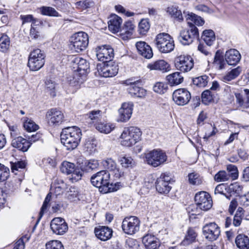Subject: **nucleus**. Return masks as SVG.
Returning a JSON list of instances; mask_svg holds the SVG:
<instances>
[{"instance_id":"f257e3e1","label":"nucleus","mask_w":249,"mask_h":249,"mask_svg":"<svg viewBox=\"0 0 249 249\" xmlns=\"http://www.w3.org/2000/svg\"><path fill=\"white\" fill-rule=\"evenodd\" d=\"M73 69L72 76L68 78L70 84L76 89L86 80L88 73L89 71V63L86 59L75 57L72 61Z\"/></svg>"},{"instance_id":"f03ea898","label":"nucleus","mask_w":249,"mask_h":249,"mask_svg":"<svg viewBox=\"0 0 249 249\" xmlns=\"http://www.w3.org/2000/svg\"><path fill=\"white\" fill-rule=\"evenodd\" d=\"M110 173L106 170H102L94 174L90 178L91 184L99 188V191L104 194L114 192L119 189V183H110Z\"/></svg>"},{"instance_id":"7ed1b4c3","label":"nucleus","mask_w":249,"mask_h":249,"mask_svg":"<svg viewBox=\"0 0 249 249\" xmlns=\"http://www.w3.org/2000/svg\"><path fill=\"white\" fill-rule=\"evenodd\" d=\"M61 142L68 150L75 149L79 145L82 137L81 129L77 126L68 127L62 129Z\"/></svg>"},{"instance_id":"20e7f679","label":"nucleus","mask_w":249,"mask_h":249,"mask_svg":"<svg viewBox=\"0 0 249 249\" xmlns=\"http://www.w3.org/2000/svg\"><path fill=\"white\" fill-rule=\"evenodd\" d=\"M142 133L140 128L136 126L124 128L120 137L121 145L131 147L141 140Z\"/></svg>"},{"instance_id":"39448f33","label":"nucleus","mask_w":249,"mask_h":249,"mask_svg":"<svg viewBox=\"0 0 249 249\" xmlns=\"http://www.w3.org/2000/svg\"><path fill=\"white\" fill-rule=\"evenodd\" d=\"M156 47L162 53H168L174 49L175 44L173 37L168 34H158L154 40Z\"/></svg>"},{"instance_id":"423d86ee","label":"nucleus","mask_w":249,"mask_h":249,"mask_svg":"<svg viewBox=\"0 0 249 249\" xmlns=\"http://www.w3.org/2000/svg\"><path fill=\"white\" fill-rule=\"evenodd\" d=\"M89 44V36L84 32L73 34L70 40V47L71 50L80 53L85 50Z\"/></svg>"},{"instance_id":"0eeeda50","label":"nucleus","mask_w":249,"mask_h":249,"mask_svg":"<svg viewBox=\"0 0 249 249\" xmlns=\"http://www.w3.org/2000/svg\"><path fill=\"white\" fill-rule=\"evenodd\" d=\"M144 157L147 163L154 167L164 164L167 160L166 153L160 149H155L145 153Z\"/></svg>"},{"instance_id":"6e6552de","label":"nucleus","mask_w":249,"mask_h":249,"mask_svg":"<svg viewBox=\"0 0 249 249\" xmlns=\"http://www.w3.org/2000/svg\"><path fill=\"white\" fill-rule=\"evenodd\" d=\"M45 54L43 51L39 49H35L32 51L28 57L27 65L32 71L39 70L45 64Z\"/></svg>"},{"instance_id":"1a4fd4ad","label":"nucleus","mask_w":249,"mask_h":249,"mask_svg":"<svg viewBox=\"0 0 249 249\" xmlns=\"http://www.w3.org/2000/svg\"><path fill=\"white\" fill-rule=\"evenodd\" d=\"M61 171L67 175H71L70 179L72 182H75L81 179L83 171L78 167H76L74 164L67 161H64L61 165Z\"/></svg>"},{"instance_id":"9d476101","label":"nucleus","mask_w":249,"mask_h":249,"mask_svg":"<svg viewBox=\"0 0 249 249\" xmlns=\"http://www.w3.org/2000/svg\"><path fill=\"white\" fill-rule=\"evenodd\" d=\"M140 221L139 218L134 216L125 217L122 223V228L123 231L127 234L133 235L139 231Z\"/></svg>"},{"instance_id":"9b49d317","label":"nucleus","mask_w":249,"mask_h":249,"mask_svg":"<svg viewBox=\"0 0 249 249\" xmlns=\"http://www.w3.org/2000/svg\"><path fill=\"white\" fill-rule=\"evenodd\" d=\"M194 60L190 55H180L175 59V66L176 69L182 72H187L194 67Z\"/></svg>"},{"instance_id":"f8f14e48","label":"nucleus","mask_w":249,"mask_h":249,"mask_svg":"<svg viewBox=\"0 0 249 249\" xmlns=\"http://www.w3.org/2000/svg\"><path fill=\"white\" fill-rule=\"evenodd\" d=\"M46 119L48 124L52 126H58L65 121L64 113L56 108H52L46 112Z\"/></svg>"},{"instance_id":"ddd939ff","label":"nucleus","mask_w":249,"mask_h":249,"mask_svg":"<svg viewBox=\"0 0 249 249\" xmlns=\"http://www.w3.org/2000/svg\"><path fill=\"white\" fill-rule=\"evenodd\" d=\"M196 203L204 211L210 210L213 206V200L210 194L201 191L196 193L195 197Z\"/></svg>"},{"instance_id":"4468645a","label":"nucleus","mask_w":249,"mask_h":249,"mask_svg":"<svg viewBox=\"0 0 249 249\" xmlns=\"http://www.w3.org/2000/svg\"><path fill=\"white\" fill-rule=\"evenodd\" d=\"M198 36V31L195 25L190 27V29H184L180 31L178 38L179 41L184 45H189Z\"/></svg>"},{"instance_id":"2eb2a0df","label":"nucleus","mask_w":249,"mask_h":249,"mask_svg":"<svg viewBox=\"0 0 249 249\" xmlns=\"http://www.w3.org/2000/svg\"><path fill=\"white\" fill-rule=\"evenodd\" d=\"M203 234L205 238L209 241L217 240L220 234L219 226L214 222L204 225L202 228Z\"/></svg>"},{"instance_id":"dca6fc26","label":"nucleus","mask_w":249,"mask_h":249,"mask_svg":"<svg viewBox=\"0 0 249 249\" xmlns=\"http://www.w3.org/2000/svg\"><path fill=\"white\" fill-rule=\"evenodd\" d=\"M191 98V93L185 89H179L175 90L172 95L173 101L178 106L187 104Z\"/></svg>"},{"instance_id":"f3484780","label":"nucleus","mask_w":249,"mask_h":249,"mask_svg":"<svg viewBox=\"0 0 249 249\" xmlns=\"http://www.w3.org/2000/svg\"><path fill=\"white\" fill-rule=\"evenodd\" d=\"M96 56L98 59L103 62L110 61L114 57V51L109 45L99 46L96 49Z\"/></svg>"},{"instance_id":"a211bd4d","label":"nucleus","mask_w":249,"mask_h":249,"mask_svg":"<svg viewBox=\"0 0 249 249\" xmlns=\"http://www.w3.org/2000/svg\"><path fill=\"white\" fill-rule=\"evenodd\" d=\"M50 227L53 233L60 235L64 234L68 230V224L61 217L54 218L51 222Z\"/></svg>"},{"instance_id":"6ab92c4d","label":"nucleus","mask_w":249,"mask_h":249,"mask_svg":"<svg viewBox=\"0 0 249 249\" xmlns=\"http://www.w3.org/2000/svg\"><path fill=\"white\" fill-rule=\"evenodd\" d=\"M133 104L131 102L124 103L119 109V118L117 121L126 122L131 117L133 111Z\"/></svg>"},{"instance_id":"aec40b11","label":"nucleus","mask_w":249,"mask_h":249,"mask_svg":"<svg viewBox=\"0 0 249 249\" xmlns=\"http://www.w3.org/2000/svg\"><path fill=\"white\" fill-rule=\"evenodd\" d=\"M94 232L96 236L102 241H107L112 236V229L107 226H99L95 228Z\"/></svg>"},{"instance_id":"412c9836","label":"nucleus","mask_w":249,"mask_h":249,"mask_svg":"<svg viewBox=\"0 0 249 249\" xmlns=\"http://www.w3.org/2000/svg\"><path fill=\"white\" fill-rule=\"evenodd\" d=\"M225 58L228 65H235L240 61L241 55L237 50L231 49L226 52Z\"/></svg>"},{"instance_id":"4be33fe9","label":"nucleus","mask_w":249,"mask_h":249,"mask_svg":"<svg viewBox=\"0 0 249 249\" xmlns=\"http://www.w3.org/2000/svg\"><path fill=\"white\" fill-rule=\"evenodd\" d=\"M136 47L139 54L145 58L150 59L153 55L151 47L146 42L139 41L136 43Z\"/></svg>"},{"instance_id":"5701e85b","label":"nucleus","mask_w":249,"mask_h":249,"mask_svg":"<svg viewBox=\"0 0 249 249\" xmlns=\"http://www.w3.org/2000/svg\"><path fill=\"white\" fill-rule=\"evenodd\" d=\"M99 74L103 77H109L116 75L118 72V66L116 65H104L98 70Z\"/></svg>"},{"instance_id":"b1692460","label":"nucleus","mask_w":249,"mask_h":249,"mask_svg":"<svg viewBox=\"0 0 249 249\" xmlns=\"http://www.w3.org/2000/svg\"><path fill=\"white\" fill-rule=\"evenodd\" d=\"M142 243L147 249H156L160 246V240L152 234H147L144 236Z\"/></svg>"},{"instance_id":"393cba45","label":"nucleus","mask_w":249,"mask_h":249,"mask_svg":"<svg viewBox=\"0 0 249 249\" xmlns=\"http://www.w3.org/2000/svg\"><path fill=\"white\" fill-rule=\"evenodd\" d=\"M12 145L19 150L25 152L28 150L31 145L30 142L21 137H18L12 141Z\"/></svg>"},{"instance_id":"a878e982","label":"nucleus","mask_w":249,"mask_h":249,"mask_svg":"<svg viewBox=\"0 0 249 249\" xmlns=\"http://www.w3.org/2000/svg\"><path fill=\"white\" fill-rule=\"evenodd\" d=\"M123 20L116 15H111L108 21V29L112 33L118 32L120 29Z\"/></svg>"},{"instance_id":"bb28decb","label":"nucleus","mask_w":249,"mask_h":249,"mask_svg":"<svg viewBox=\"0 0 249 249\" xmlns=\"http://www.w3.org/2000/svg\"><path fill=\"white\" fill-rule=\"evenodd\" d=\"M147 67L150 70H158L162 72H166L170 70V65L164 60H159L149 63Z\"/></svg>"},{"instance_id":"cd10ccee","label":"nucleus","mask_w":249,"mask_h":249,"mask_svg":"<svg viewBox=\"0 0 249 249\" xmlns=\"http://www.w3.org/2000/svg\"><path fill=\"white\" fill-rule=\"evenodd\" d=\"M95 128L100 132L108 134L115 127V124L112 123L100 121L94 124Z\"/></svg>"},{"instance_id":"c85d7f7f","label":"nucleus","mask_w":249,"mask_h":249,"mask_svg":"<svg viewBox=\"0 0 249 249\" xmlns=\"http://www.w3.org/2000/svg\"><path fill=\"white\" fill-rule=\"evenodd\" d=\"M166 12L177 21L181 22L183 20L182 12L177 6L171 5L166 8Z\"/></svg>"},{"instance_id":"c756f323","label":"nucleus","mask_w":249,"mask_h":249,"mask_svg":"<svg viewBox=\"0 0 249 249\" xmlns=\"http://www.w3.org/2000/svg\"><path fill=\"white\" fill-rule=\"evenodd\" d=\"M235 242L237 247L239 249H249V238L244 234L238 235L235 238Z\"/></svg>"},{"instance_id":"7c9ffc66","label":"nucleus","mask_w":249,"mask_h":249,"mask_svg":"<svg viewBox=\"0 0 249 249\" xmlns=\"http://www.w3.org/2000/svg\"><path fill=\"white\" fill-rule=\"evenodd\" d=\"M186 19L188 23L191 26L195 25L202 26L204 23V20L200 17H199L194 13H188L186 16Z\"/></svg>"},{"instance_id":"2f4dec72","label":"nucleus","mask_w":249,"mask_h":249,"mask_svg":"<svg viewBox=\"0 0 249 249\" xmlns=\"http://www.w3.org/2000/svg\"><path fill=\"white\" fill-rule=\"evenodd\" d=\"M67 195L68 198L72 202H77L84 198V196L79 194L77 189L74 187H71Z\"/></svg>"},{"instance_id":"473e14b6","label":"nucleus","mask_w":249,"mask_h":249,"mask_svg":"<svg viewBox=\"0 0 249 249\" xmlns=\"http://www.w3.org/2000/svg\"><path fill=\"white\" fill-rule=\"evenodd\" d=\"M202 38L207 45L210 46L215 40V34L212 30H204L202 35Z\"/></svg>"},{"instance_id":"72a5a7b5","label":"nucleus","mask_w":249,"mask_h":249,"mask_svg":"<svg viewBox=\"0 0 249 249\" xmlns=\"http://www.w3.org/2000/svg\"><path fill=\"white\" fill-rule=\"evenodd\" d=\"M167 80L171 86L178 85L181 83L183 80V77L179 72H176L167 76Z\"/></svg>"},{"instance_id":"f704fd0d","label":"nucleus","mask_w":249,"mask_h":249,"mask_svg":"<svg viewBox=\"0 0 249 249\" xmlns=\"http://www.w3.org/2000/svg\"><path fill=\"white\" fill-rule=\"evenodd\" d=\"M196 236L197 234L195 230L192 228H189L187 234L184 239L182 241L181 244L183 246H187L193 243L195 241Z\"/></svg>"},{"instance_id":"c9c22d12","label":"nucleus","mask_w":249,"mask_h":249,"mask_svg":"<svg viewBox=\"0 0 249 249\" xmlns=\"http://www.w3.org/2000/svg\"><path fill=\"white\" fill-rule=\"evenodd\" d=\"M171 189L169 184L164 182L160 179H157L156 181V189L160 194H167Z\"/></svg>"},{"instance_id":"e433bc0d","label":"nucleus","mask_w":249,"mask_h":249,"mask_svg":"<svg viewBox=\"0 0 249 249\" xmlns=\"http://www.w3.org/2000/svg\"><path fill=\"white\" fill-rule=\"evenodd\" d=\"M129 91L131 94H133L140 98H143L146 95V90L145 89L134 84L132 87H130L129 88Z\"/></svg>"},{"instance_id":"4c0bfd02","label":"nucleus","mask_w":249,"mask_h":249,"mask_svg":"<svg viewBox=\"0 0 249 249\" xmlns=\"http://www.w3.org/2000/svg\"><path fill=\"white\" fill-rule=\"evenodd\" d=\"M209 81V77L204 75L201 76L194 78L193 79V84L198 88L205 87Z\"/></svg>"},{"instance_id":"58836bf2","label":"nucleus","mask_w":249,"mask_h":249,"mask_svg":"<svg viewBox=\"0 0 249 249\" xmlns=\"http://www.w3.org/2000/svg\"><path fill=\"white\" fill-rule=\"evenodd\" d=\"M39 9L41 14L44 16L56 17L60 16L55 9L51 7L42 6L39 8Z\"/></svg>"},{"instance_id":"ea45409f","label":"nucleus","mask_w":249,"mask_h":249,"mask_svg":"<svg viewBox=\"0 0 249 249\" xmlns=\"http://www.w3.org/2000/svg\"><path fill=\"white\" fill-rule=\"evenodd\" d=\"M55 83L51 79H47L45 83V88L46 92L48 93L51 96H55Z\"/></svg>"},{"instance_id":"a19ab883","label":"nucleus","mask_w":249,"mask_h":249,"mask_svg":"<svg viewBox=\"0 0 249 249\" xmlns=\"http://www.w3.org/2000/svg\"><path fill=\"white\" fill-rule=\"evenodd\" d=\"M241 69L240 67L232 69L223 76L224 81H230L237 77L241 73Z\"/></svg>"},{"instance_id":"79ce46f5","label":"nucleus","mask_w":249,"mask_h":249,"mask_svg":"<svg viewBox=\"0 0 249 249\" xmlns=\"http://www.w3.org/2000/svg\"><path fill=\"white\" fill-rule=\"evenodd\" d=\"M150 25L147 19H142L139 23L138 31L140 34L145 35L149 31Z\"/></svg>"},{"instance_id":"37998d69","label":"nucleus","mask_w":249,"mask_h":249,"mask_svg":"<svg viewBox=\"0 0 249 249\" xmlns=\"http://www.w3.org/2000/svg\"><path fill=\"white\" fill-rule=\"evenodd\" d=\"M188 180L192 185H198L202 183V178L198 174L193 172L188 175Z\"/></svg>"},{"instance_id":"c03bdc74","label":"nucleus","mask_w":249,"mask_h":249,"mask_svg":"<svg viewBox=\"0 0 249 249\" xmlns=\"http://www.w3.org/2000/svg\"><path fill=\"white\" fill-rule=\"evenodd\" d=\"M242 189V186L238 183H234L228 186L227 189V192L230 194V196H231L235 194H239L241 192Z\"/></svg>"},{"instance_id":"a18cd8bd","label":"nucleus","mask_w":249,"mask_h":249,"mask_svg":"<svg viewBox=\"0 0 249 249\" xmlns=\"http://www.w3.org/2000/svg\"><path fill=\"white\" fill-rule=\"evenodd\" d=\"M96 140L94 138H89L85 142L84 148L89 153H92L96 149Z\"/></svg>"},{"instance_id":"49530a36","label":"nucleus","mask_w":249,"mask_h":249,"mask_svg":"<svg viewBox=\"0 0 249 249\" xmlns=\"http://www.w3.org/2000/svg\"><path fill=\"white\" fill-rule=\"evenodd\" d=\"M20 18L22 21V24L26 23L32 22V27L37 25L40 23V21L37 19L34 18L32 15H21Z\"/></svg>"},{"instance_id":"de8ad7c7","label":"nucleus","mask_w":249,"mask_h":249,"mask_svg":"<svg viewBox=\"0 0 249 249\" xmlns=\"http://www.w3.org/2000/svg\"><path fill=\"white\" fill-rule=\"evenodd\" d=\"M119 161L122 166L125 168L132 167L135 164L134 160L130 157H120Z\"/></svg>"},{"instance_id":"09e8293b","label":"nucleus","mask_w":249,"mask_h":249,"mask_svg":"<svg viewBox=\"0 0 249 249\" xmlns=\"http://www.w3.org/2000/svg\"><path fill=\"white\" fill-rule=\"evenodd\" d=\"M23 126L29 132L35 131L38 129V126L32 120L27 119L25 120Z\"/></svg>"},{"instance_id":"8fccbe9b","label":"nucleus","mask_w":249,"mask_h":249,"mask_svg":"<svg viewBox=\"0 0 249 249\" xmlns=\"http://www.w3.org/2000/svg\"><path fill=\"white\" fill-rule=\"evenodd\" d=\"M10 45V39L6 35H2L0 37V50L1 52L6 51Z\"/></svg>"},{"instance_id":"3c124183","label":"nucleus","mask_w":249,"mask_h":249,"mask_svg":"<svg viewBox=\"0 0 249 249\" xmlns=\"http://www.w3.org/2000/svg\"><path fill=\"white\" fill-rule=\"evenodd\" d=\"M230 178V173L225 171H220L214 176V180L217 182H224Z\"/></svg>"},{"instance_id":"603ef678","label":"nucleus","mask_w":249,"mask_h":249,"mask_svg":"<svg viewBox=\"0 0 249 249\" xmlns=\"http://www.w3.org/2000/svg\"><path fill=\"white\" fill-rule=\"evenodd\" d=\"M201 98L202 103L208 105L213 101V95L210 90H206L202 92Z\"/></svg>"},{"instance_id":"864d4df0","label":"nucleus","mask_w":249,"mask_h":249,"mask_svg":"<svg viewBox=\"0 0 249 249\" xmlns=\"http://www.w3.org/2000/svg\"><path fill=\"white\" fill-rule=\"evenodd\" d=\"M168 86L166 84L162 82H157L153 87V90L159 94H164L167 90Z\"/></svg>"},{"instance_id":"5fc2aeb1","label":"nucleus","mask_w":249,"mask_h":249,"mask_svg":"<svg viewBox=\"0 0 249 249\" xmlns=\"http://www.w3.org/2000/svg\"><path fill=\"white\" fill-rule=\"evenodd\" d=\"M135 26L132 21L128 20L124 23L123 30L127 36H130L135 30Z\"/></svg>"},{"instance_id":"6e6d98bb","label":"nucleus","mask_w":249,"mask_h":249,"mask_svg":"<svg viewBox=\"0 0 249 249\" xmlns=\"http://www.w3.org/2000/svg\"><path fill=\"white\" fill-rule=\"evenodd\" d=\"M46 249H64L62 243L58 240H52L46 244Z\"/></svg>"},{"instance_id":"4d7b16f0","label":"nucleus","mask_w":249,"mask_h":249,"mask_svg":"<svg viewBox=\"0 0 249 249\" xmlns=\"http://www.w3.org/2000/svg\"><path fill=\"white\" fill-rule=\"evenodd\" d=\"M102 165L106 169L110 172L113 169H114L117 164L114 160L112 159H107L103 160L102 162Z\"/></svg>"},{"instance_id":"13d9d810","label":"nucleus","mask_w":249,"mask_h":249,"mask_svg":"<svg viewBox=\"0 0 249 249\" xmlns=\"http://www.w3.org/2000/svg\"><path fill=\"white\" fill-rule=\"evenodd\" d=\"M92 2L88 0H81L74 3L75 8L79 10H85L90 7L92 5Z\"/></svg>"},{"instance_id":"bf43d9fd","label":"nucleus","mask_w":249,"mask_h":249,"mask_svg":"<svg viewBox=\"0 0 249 249\" xmlns=\"http://www.w3.org/2000/svg\"><path fill=\"white\" fill-rule=\"evenodd\" d=\"M101 117V111L99 110L91 111L89 114V117L94 124L96 123V122H99L101 121L100 118Z\"/></svg>"},{"instance_id":"052dcab7","label":"nucleus","mask_w":249,"mask_h":249,"mask_svg":"<svg viewBox=\"0 0 249 249\" xmlns=\"http://www.w3.org/2000/svg\"><path fill=\"white\" fill-rule=\"evenodd\" d=\"M9 176V168L0 163V181H5Z\"/></svg>"},{"instance_id":"680f3d73","label":"nucleus","mask_w":249,"mask_h":249,"mask_svg":"<svg viewBox=\"0 0 249 249\" xmlns=\"http://www.w3.org/2000/svg\"><path fill=\"white\" fill-rule=\"evenodd\" d=\"M11 168L12 172L17 174V172L19 169H22L25 168V164L23 161H19L15 162H11Z\"/></svg>"},{"instance_id":"e2e57ef3","label":"nucleus","mask_w":249,"mask_h":249,"mask_svg":"<svg viewBox=\"0 0 249 249\" xmlns=\"http://www.w3.org/2000/svg\"><path fill=\"white\" fill-rule=\"evenodd\" d=\"M187 210L190 216L199 215L201 213V211H202L196 203V204L190 205L187 208Z\"/></svg>"},{"instance_id":"0e129e2a","label":"nucleus","mask_w":249,"mask_h":249,"mask_svg":"<svg viewBox=\"0 0 249 249\" xmlns=\"http://www.w3.org/2000/svg\"><path fill=\"white\" fill-rule=\"evenodd\" d=\"M227 169L228 171L227 173H230V178L232 179H236L238 177V171L236 166L232 164L227 165Z\"/></svg>"},{"instance_id":"69168bd1","label":"nucleus","mask_w":249,"mask_h":249,"mask_svg":"<svg viewBox=\"0 0 249 249\" xmlns=\"http://www.w3.org/2000/svg\"><path fill=\"white\" fill-rule=\"evenodd\" d=\"M214 64L216 65L219 70H223L225 69L227 67V63H226L224 60L220 57V56H218L217 54L215 55L214 60Z\"/></svg>"},{"instance_id":"338daca9","label":"nucleus","mask_w":249,"mask_h":249,"mask_svg":"<svg viewBox=\"0 0 249 249\" xmlns=\"http://www.w3.org/2000/svg\"><path fill=\"white\" fill-rule=\"evenodd\" d=\"M227 187L223 184H220L218 185L214 190V194H223L225 195L226 197L229 199H230V197L229 196H226L225 194V191H226L227 192Z\"/></svg>"},{"instance_id":"774afa93","label":"nucleus","mask_w":249,"mask_h":249,"mask_svg":"<svg viewBox=\"0 0 249 249\" xmlns=\"http://www.w3.org/2000/svg\"><path fill=\"white\" fill-rule=\"evenodd\" d=\"M197 50L205 55L207 56L211 54L209 48L204 44H199L197 47Z\"/></svg>"}]
</instances>
